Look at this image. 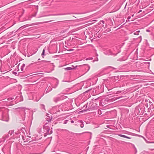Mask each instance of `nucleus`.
I'll use <instances>...</instances> for the list:
<instances>
[{"label":"nucleus","instance_id":"1","mask_svg":"<svg viewBox=\"0 0 154 154\" xmlns=\"http://www.w3.org/2000/svg\"><path fill=\"white\" fill-rule=\"evenodd\" d=\"M47 125V123L45 124L43 127L44 131V132H45L44 134V136L45 137L46 136L47 134H51L52 133V131H50V128L46 126Z\"/></svg>","mask_w":154,"mask_h":154},{"label":"nucleus","instance_id":"2","mask_svg":"<svg viewBox=\"0 0 154 154\" xmlns=\"http://www.w3.org/2000/svg\"><path fill=\"white\" fill-rule=\"evenodd\" d=\"M41 98L39 97H28L27 100H32L33 101H38Z\"/></svg>","mask_w":154,"mask_h":154},{"label":"nucleus","instance_id":"3","mask_svg":"<svg viewBox=\"0 0 154 154\" xmlns=\"http://www.w3.org/2000/svg\"><path fill=\"white\" fill-rule=\"evenodd\" d=\"M100 100H101L100 99V97H97L96 98H93L92 99V103H94L96 104H97V103L100 102Z\"/></svg>","mask_w":154,"mask_h":154},{"label":"nucleus","instance_id":"4","mask_svg":"<svg viewBox=\"0 0 154 154\" xmlns=\"http://www.w3.org/2000/svg\"><path fill=\"white\" fill-rule=\"evenodd\" d=\"M95 107H94L93 106H91L90 107H88V109H86L82 110L80 111L79 112H84L87 111L88 110L90 111L93 110H94L95 109Z\"/></svg>","mask_w":154,"mask_h":154},{"label":"nucleus","instance_id":"5","mask_svg":"<svg viewBox=\"0 0 154 154\" xmlns=\"http://www.w3.org/2000/svg\"><path fill=\"white\" fill-rule=\"evenodd\" d=\"M63 99V98L61 99L60 97H56L54 98V101L55 103H57Z\"/></svg>","mask_w":154,"mask_h":154},{"label":"nucleus","instance_id":"6","mask_svg":"<svg viewBox=\"0 0 154 154\" xmlns=\"http://www.w3.org/2000/svg\"><path fill=\"white\" fill-rule=\"evenodd\" d=\"M52 117L51 116V115L50 116H47V117H46L47 120L48 122L50 121L52 119Z\"/></svg>","mask_w":154,"mask_h":154},{"label":"nucleus","instance_id":"7","mask_svg":"<svg viewBox=\"0 0 154 154\" xmlns=\"http://www.w3.org/2000/svg\"><path fill=\"white\" fill-rule=\"evenodd\" d=\"M25 66V64H23L20 67V70L21 71H22L23 70V69L24 68Z\"/></svg>","mask_w":154,"mask_h":154},{"label":"nucleus","instance_id":"8","mask_svg":"<svg viewBox=\"0 0 154 154\" xmlns=\"http://www.w3.org/2000/svg\"><path fill=\"white\" fill-rule=\"evenodd\" d=\"M121 97H119L118 98L114 97V98H112L111 99V101L112 102L113 101H115L117 99H119Z\"/></svg>","mask_w":154,"mask_h":154},{"label":"nucleus","instance_id":"9","mask_svg":"<svg viewBox=\"0 0 154 154\" xmlns=\"http://www.w3.org/2000/svg\"><path fill=\"white\" fill-rule=\"evenodd\" d=\"M36 74H33L32 73H31V74H29L27 75H26L25 76V78H27L29 76H31L33 75H36Z\"/></svg>","mask_w":154,"mask_h":154},{"label":"nucleus","instance_id":"10","mask_svg":"<svg viewBox=\"0 0 154 154\" xmlns=\"http://www.w3.org/2000/svg\"><path fill=\"white\" fill-rule=\"evenodd\" d=\"M41 106L42 108L45 111H46V109L45 108V106L44 104H41Z\"/></svg>","mask_w":154,"mask_h":154},{"label":"nucleus","instance_id":"11","mask_svg":"<svg viewBox=\"0 0 154 154\" xmlns=\"http://www.w3.org/2000/svg\"><path fill=\"white\" fill-rule=\"evenodd\" d=\"M14 130H11L10 131L8 132V134H10L11 135L13 133H14Z\"/></svg>","mask_w":154,"mask_h":154},{"label":"nucleus","instance_id":"12","mask_svg":"<svg viewBox=\"0 0 154 154\" xmlns=\"http://www.w3.org/2000/svg\"><path fill=\"white\" fill-rule=\"evenodd\" d=\"M72 68L70 67H68L67 68H65V70H69L71 69Z\"/></svg>","mask_w":154,"mask_h":154},{"label":"nucleus","instance_id":"13","mask_svg":"<svg viewBox=\"0 0 154 154\" xmlns=\"http://www.w3.org/2000/svg\"><path fill=\"white\" fill-rule=\"evenodd\" d=\"M80 122L81 123V124L80 125V127L81 128H82L84 127V124H83V122L82 121H81Z\"/></svg>","mask_w":154,"mask_h":154},{"label":"nucleus","instance_id":"14","mask_svg":"<svg viewBox=\"0 0 154 154\" xmlns=\"http://www.w3.org/2000/svg\"><path fill=\"white\" fill-rule=\"evenodd\" d=\"M98 113L99 115H101L102 114L101 111V110L99 109L97 110Z\"/></svg>","mask_w":154,"mask_h":154},{"label":"nucleus","instance_id":"15","mask_svg":"<svg viewBox=\"0 0 154 154\" xmlns=\"http://www.w3.org/2000/svg\"><path fill=\"white\" fill-rule=\"evenodd\" d=\"M143 110H142L141 109H140V112H143ZM137 110V111H138V112H140V111L139 110V109L138 108H137V109H135V111Z\"/></svg>","mask_w":154,"mask_h":154},{"label":"nucleus","instance_id":"16","mask_svg":"<svg viewBox=\"0 0 154 154\" xmlns=\"http://www.w3.org/2000/svg\"><path fill=\"white\" fill-rule=\"evenodd\" d=\"M118 136H119L120 137H125V135H122V134H118Z\"/></svg>","mask_w":154,"mask_h":154},{"label":"nucleus","instance_id":"17","mask_svg":"<svg viewBox=\"0 0 154 154\" xmlns=\"http://www.w3.org/2000/svg\"><path fill=\"white\" fill-rule=\"evenodd\" d=\"M14 99V98H12V97H9L8 98V101H10L11 100Z\"/></svg>","mask_w":154,"mask_h":154},{"label":"nucleus","instance_id":"18","mask_svg":"<svg viewBox=\"0 0 154 154\" xmlns=\"http://www.w3.org/2000/svg\"><path fill=\"white\" fill-rule=\"evenodd\" d=\"M124 138H125L129 139H131V137H128V136H126L125 135V137Z\"/></svg>","mask_w":154,"mask_h":154},{"label":"nucleus","instance_id":"19","mask_svg":"<svg viewBox=\"0 0 154 154\" xmlns=\"http://www.w3.org/2000/svg\"><path fill=\"white\" fill-rule=\"evenodd\" d=\"M22 97H20V101H23V99Z\"/></svg>","mask_w":154,"mask_h":154},{"label":"nucleus","instance_id":"20","mask_svg":"<svg viewBox=\"0 0 154 154\" xmlns=\"http://www.w3.org/2000/svg\"><path fill=\"white\" fill-rule=\"evenodd\" d=\"M45 51V50L43 49V50L42 53V55H44V54Z\"/></svg>","mask_w":154,"mask_h":154},{"label":"nucleus","instance_id":"21","mask_svg":"<svg viewBox=\"0 0 154 154\" xmlns=\"http://www.w3.org/2000/svg\"><path fill=\"white\" fill-rule=\"evenodd\" d=\"M22 138L23 140L24 141V140H25V137H24V136H22Z\"/></svg>","mask_w":154,"mask_h":154},{"label":"nucleus","instance_id":"22","mask_svg":"<svg viewBox=\"0 0 154 154\" xmlns=\"http://www.w3.org/2000/svg\"><path fill=\"white\" fill-rule=\"evenodd\" d=\"M68 121V120H65L64 122V124H66Z\"/></svg>","mask_w":154,"mask_h":154},{"label":"nucleus","instance_id":"23","mask_svg":"<svg viewBox=\"0 0 154 154\" xmlns=\"http://www.w3.org/2000/svg\"><path fill=\"white\" fill-rule=\"evenodd\" d=\"M28 141V140L27 139H26L25 140H24V142H27Z\"/></svg>","mask_w":154,"mask_h":154},{"label":"nucleus","instance_id":"24","mask_svg":"<svg viewBox=\"0 0 154 154\" xmlns=\"http://www.w3.org/2000/svg\"><path fill=\"white\" fill-rule=\"evenodd\" d=\"M57 107V106H54L53 107L52 109H54L55 108Z\"/></svg>","mask_w":154,"mask_h":154},{"label":"nucleus","instance_id":"25","mask_svg":"<svg viewBox=\"0 0 154 154\" xmlns=\"http://www.w3.org/2000/svg\"><path fill=\"white\" fill-rule=\"evenodd\" d=\"M149 143H154V141L149 142Z\"/></svg>","mask_w":154,"mask_h":154},{"label":"nucleus","instance_id":"26","mask_svg":"<svg viewBox=\"0 0 154 154\" xmlns=\"http://www.w3.org/2000/svg\"><path fill=\"white\" fill-rule=\"evenodd\" d=\"M71 123H74V121L73 120H72L71 122Z\"/></svg>","mask_w":154,"mask_h":154},{"label":"nucleus","instance_id":"27","mask_svg":"<svg viewBox=\"0 0 154 154\" xmlns=\"http://www.w3.org/2000/svg\"><path fill=\"white\" fill-rule=\"evenodd\" d=\"M85 106H86V108H87V105L86 106L85 105H84V106L83 107H85Z\"/></svg>","mask_w":154,"mask_h":154},{"label":"nucleus","instance_id":"28","mask_svg":"<svg viewBox=\"0 0 154 154\" xmlns=\"http://www.w3.org/2000/svg\"><path fill=\"white\" fill-rule=\"evenodd\" d=\"M59 111H60V110H59V109H58V110H57V112H59Z\"/></svg>","mask_w":154,"mask_h":154},{"label":"nucleus","instance_id":"29","mask_svg":"<svg viewBox=\"0 0 154 154\" xmlns=\"http://www.w3.org/2000/svg\"><path fill=\"white\" fill-rule=\"evenodd\" d=\"M141 11H141V10H140V11H139V12H138V13H140V12H141Z\"/></svg>","mask_w":154,"mask_h":154},{"label":"nucleus","instance_id":"30","mask_svg":"<svg viewBox=\"0 0 154 154\" xmlns=\"http://www.w3.org/2000/svg\"><path fill=\"white\" fill-rule=\"evenodd\" d=\"M73 49H70V50H69V51H73Z\"/></svg>","mask_w":154,"mask_h":154},{"label":"nucleus","instance_id":"31","mask_svg":"<svg viewBox=\"0 0 154 154\" xmlns=\"http://www.w3.org/2000/svg\"><path fill=\"white\" fill-rule=\"evenodd\" d=\"M146 107H148V104H146Z\"/></svg>","mask_w":154,"mask_h":154},{"label":"nucleus","instance_id":"32","mask_svg":"<svg viewBox=\"0 0 154 154\" xmlns=\"http://www.w3.org/2000/svg\"><path fill=\"white\" fill-rule=\"evenodd\" d=\"M14 74H16V72H14Z\"/></svg>","mask_w":154,"mask_h":154},{"label":"nucleus","instance_id":"33","mask_svg":"<svg viewBox=\"0 0 154 154\" xmlns=\"http://www.w3.org/2000/svg\"><path fill=\"white\" fill-rule=\"evenodd\" d=\"M130 17H128V18L130 19Z\"/></svg>","mask_w":154,"mask_h":154},{"label":"nucleus","instance_id":"34","mask_svg":"<svg viewBox=\"0 0 154 154\" xmlns=\"http://www.w3.org/2000/svg\"><path fill=\"white\" fill-rule=\"evenodd\" d=\"M20 108H23V107H20Z\"/></svg>","mask_w":154,"mask_h":154},{"label":"nucleus","instance_id":"35","mask_svg":"<svg viewBox=\"0 0 154 154\" xmlns=\"http://www.w3.org/2000/svg\"><path fill=\"white\" fill-rule=\"evenodd\" d=\"M132 17H133V16H134V14H133V15H132Z\"/></svg>","mask_w":154,"mask_h":154},{"label":"nucleus","instance_id":"36","mask_svg":"<svg viewBox=\"0 0 154 154\" xmlns=\"http://www.w3.org/2000/svg\"><path fill=\"white\" fill-rule=\"evenodd\" d=\"M140 32V31H138V32Z\"/></svg>","mask_w":154,"mask_h":154},{"label":"nucleus","instance_id":"37","mask_svg":"<svg viewBox=\"0 0 154 154\" xmlns=\"http://www.w3.org/2000/svg\"><path fill=\"white\" fill-rule=\"evenodd\" d=\"M18 70H19V71L20 70V69H19V68L18 69Z\"/></svg>","mask_w":154,"mask_h":154}]
</instances>
